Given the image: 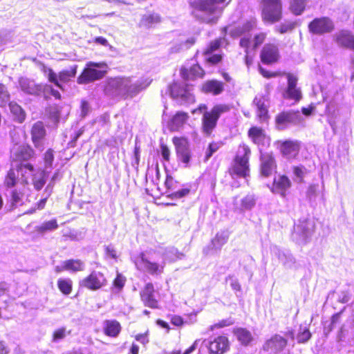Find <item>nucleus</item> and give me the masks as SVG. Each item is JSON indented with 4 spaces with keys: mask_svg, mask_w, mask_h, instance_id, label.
<instances>
[{
    "mask_svg": "<svg viewBox=\"0 0 354 354\" xmlns=\"http://www.w3.org/2000/svg\"><path fill=\"white\" fill-rule=\"evenodd\" d=\"M126 283V278L121 273H118L113 281V288H115L117 292H120Z\"/></svg>",
    "mask_w": 354,
    "mask_h": 354,
    "instance_id": "3c124183",
    "label": "nucleus"
},
{
    "mask_svg": "<svg viewBox=\"0 0 354 354\" xmlns=\"http://www.w3.org/2000/svg\"><path fill=\"white\" fill-rule=\"evenodd\" d=\"M57 288L64 295H69L73 291V281L69 278H59L57 282Z\"/></svg>",
    "mask_w": 354,
    "mask_h": 354,
    "instance_id": "e433bc0d",
    "label": "nucleus"
},
{
    "mask_svg": "<svg viewBox=\"0 0 354 354\" xmlns=\"http://www.w3.org/2000/svg\"><path fill=\"white\" fill-rule=\"evenodd\" d=\"M189 115L184 111H178L171 120V128L173 131H178L187 122Z\"/></svg>",
    "mask_w": 354,
    "mask_h": 354,
    "instance_id": "2f4dec72",
    "label": "nucleus"
},
{
    "mask_svg": "<svg viewBox=\"0 0 354 354\" xmlns=\"http://www.w3.org/2000/svg\"><path fill=\"white\" fill-rule=\"evenodd\" d=\"M223 142L212 141L209 143L207 148L205 151L204 161H207L212 156V155L216 152L219 148L223 145Z\"/></svg>",
    "mask_w": 354,
    "mask_h": 354,
    "instance_id": "c03bdc74",
    "label": "nucleus"
},
{
    "mask_svg": "<svg viewBox=\"0 0 354 354\" xmlns=\"http://www.w3.org/2000/svg\"><path fill=\"white\" fill-rule=\"evenodd\" d=\"M104 252L106 257L113 259H118V252L115 247L110 244L104 247Z\"/></svg>",
    "mask_w": 354,
    "mask_h": 354,
    "instance_id": "e2e57ef3",
    "label": "nucleus"
},
{
    "mask_svg": "<svg viewBox=\"0 0 354 354\" xmlns=\"http://www.w3.org/2000/svg\"><path fill=\"white\" fill-rule=\"evenodd\" d=\"M227 242V236L223 234H217L212 240L215 246L221 247Z\"/></svg>",
    "mask_w": 354,
    "mask_h": 354,
    "instance_id": "338daca9",
    "label": "nucleus"
},
{
    "mask_svg": "<svg viewBox=\"0 0 354 354\" xmlns=\"http://www.w3.org/2000/svg\"><path fill=\"white\" fill-rule=\"evenodd\" d=\"M255 205L254 196L248 195L241 200V207L245 210L251 209Z\"/></svg>",
    "mask_w": 354,
    "mask_h": 354,
    "instance_id": "5fc2aeb1",
    "label": "nucleus"
},
{
    "mask_svg": "<svg viewBox=\"0 0 354 354\" xmlns=\"http://www.w3.org/2000/svg\"><path fill=\"white\" fill-rule=\"evenodd\" d=\"M305 167L303 165H297L292 167L294 175L298 178V182L301 183L304 181Z\"/></svg>",
    "mask_w": 354,
    "mask_h": 354,
    "instance_id": "6e6d98bb",
    "label": "nucleus"
},
{
    "mask_svg": "<svg viewBox=\"0 0 354 354\" xmlns=\"http://www.w3.org/2000/svg\"><path fill=\"white\" fill-rule=\"evenodd\" d=\"M227 172L232 178H247L250 174V162L233 158L232 164L228 168Z\"/></svg>",
    "mask_w": 354,
    "mask_h": 354,
    "instance_id": "412c9836",
    "label": "nucleus"
},
{
    "mask_svg": "<svg viewBox=\"0 0 354 354\" xmlns=\"http://www.w3.org/2000/svg\"><path fill=\"white\" fill-rule=\"evenodd\" d=\"M190 193V189L185 187L176 192L169 193V197L171 198H180Z\"/></svg>",
    "mask_w": 354,
    "mask_h": 354,
    "instance_id": "052dcab7",
    "label": "nucleus"
},
{
    "mask_svg": "<svg viewBox=\"0 0 354 354\" xmlns=\"http://www.w3.org/2000/svg\"><path fill=\"white\" fill-rule=\"evenodd\" d=\"M234 324L233 321H232L231 319H222L221 321H219L217 323H215L214 324H213L212 326H211L210 327V330H213L215 328H224V327H226V326H231Z\"/></svg>",
    "mask_w": 354,
    "mask_h": 354,
    "instance_id": "0e129e2a",
    "label": "nucleus"
},
{
    "mask_svg": "<svg viewBox=\"0 0 354 354\" xmlns=\"http://www.w3.org/2000/svg\"><path fill=\"white\" fill-rule=\"evenodd\" d=\"M122 330L120 323L116 319H106L103 323V333L106 336L115 338Z\"/></svg>",
    "mask_w": 354,
    "mask_h": 354,
    "instance_id": "c85d7f7f",
    "label": "nucleus"
},
{
    "mask_svg": "<svg viewBox=\"0 0 354 354\" xmlns=\"http://www.w3.org/2000/svg\"><path fill=\"white\" fill-rule=\"evenodd\" d=\"M68 334H70V331H67L65 327L57 328L53 332L52 342H57L64 339Z\"/></svg>",
    "mask_w": 354,
    "mask_h": 354,
    "instance_id": "de8ad7c7",
    "label": "nucleus"
},
{
    "mask_svg": "<svg viewBox=\"0 0 354 354\" xmlns=\"http://www.w3.org/2000/svg\"><path fill=\"white\" fill-rule=\"evenodd\" d=\"M279 149L283 156L294 158L299 152L300 144L297 140H285L281 142Z\"/></svg>",
    "mask_w": 354,
    "mask_h": 354,
    "instance_id": "cd10ccee",
    "label": "nucleus"
},
{
    "mask_svg": "<svg viewBox=\"0 0 354 354\" xmlns=\"http://www.w3.org/2000/svg\"><path fill=\"white\" fill-rule=\"evenodd\" d=\"M275 124L278 129L283 130L290 124H297L302 122L299 110L282 111L274 118Z\"/></svg>",
    "mask_w": 354,
    "mask_h": 354,
    "instance_id": "f8f14e48",
    "label": "nucleus"
},
{
    "mask_svg": "<svg viewBox=\"0 0 354 354\" xmlns=\"http://www.w3.org/2000/svg\"><path fill=\"white\" fill-rule=\"evenodd\" d=\"M259 58L261 62L266 65L278 63L281 59L278 46L272 43L266 44L260 50Z\"/></svg>",
    "mask_w": 354,
    "mask_h": 354,
    "instance_id": "4468645a",
    "label": "nucleus"
},
{
    "mask_svg": "<svg viewBox=\"0 0 354 354\" xmlns=\"http://www.w3.org/2000/svg\"><path fill=\"white\" fill-rule=\"evenodd\" d=\"M206 56L205 63L210 66H217L221 63L223 59V55L221 53H212Z\"/></svg>",
    "mask_w": 354,
    "mask_h": 354,
    "instance_id": "09e8293b",
    "label": "nucleus"
},
{
    "mask_svg": "<svg viewBox=\"0 0 354 354\" xmlns=\"http://www.w3.org/2000/svg\"><path fill=\"white\" fill-rule=\"evenodd\" d=\"M311 333L309 329L305 328L302 331L298 333L297 336V343L304 344L311 338Z\"/></svg>",
    "mask_w": 354,
    "mask_h": 354,
    "instance_id": "864d4df0",
    "label": "nucleus"
},
{
    "mask_svg": "<svg viewBox=\"0 0 354 354\" xmlns=\"http://www.w3.org/2000/svg\"><path fill=\"white\" fill-rule=\"evenodd\" d=\"M287 345L288 340L285 337L280 335L275 334L265 342L263 350L279 353L282 351Z\"/></svg>",
    "mask_w": 354,
    "mask_h": 354,
    "instance_id": "b1692460",
    "label": "nucleus"
},
{
    "mask_svg": "<svg viewBox=\"0 0 354 354\" xmlns=\"http://www.w3.org/2000/svg\"><path fill=\"white\" fill-rule=\"evenodd\" d=\"M286 77L287 86L282 93L283 98L299 102L302 98V93L301 88L297 86L298 77L292 73H287Z\"/></svg>",
    "mask_w": 354,
    "mask_h": 354,
    "instance_id": "ddd939ff",
    "label": "nucleus"
},
{
    "mask_svg": "<svg viewBox=\"0 0 354 354\" xmlns=\"http://www.w3.org/2000/svg\"><path fill=\"white\" fill-rule=\"evenodd\" d=\"M139 266L143 272L152 275L158 276L163 273L165 264H160L156 261H151L144 252L139 254Z\"/></svg>",
    "mask_w": 354,
    "mask_h": 354,
    "instance_id": "a211bd4d",
    "label": "nucleus"
},
{
    "mask_svg": "<svg viewBox=\"0 0 354 354\" xmlns=\"http://www.w3.org/2000/svg\"><path fill=\"white\" fill-rule=\"evenodd\" d=\"M333 39L339 47L354 52V35L350 30H339L333 36Z\"/></svg>",
    "mask_w": 354,
    "mask_h": 354,
    "instance_id": "5701e85b",
    "label": "nucleus"
},
{
    "mask_svg": "<svg viewBox=\"0 0 354 354\" xmlns=\"http://www.w3.org/2000/svg\"><path fill=\"white\" fill-rule=\"evenodd\" d=\"M170 96L174 100L193 104L196 102V97L193 93V85L188 83H182L174 81L169 86Z\"/></svg>",
    "mask_w": 354,
    "mask_h": 354,
    "instance_id": "0eeeda50",
    "label": "nucleus"
},
{
    "mask_svg": "<svg viewBox=\"0 0 354 354\" xmlns=\"http://www.w3.org/2000/svg\"><path fill=\"white\" fill-rule=\"evenodd\" d=\"M133 338L142 345H147L149 342V330L147 329L144 333L135 335Z\"/></svg>",
    "mask_w": 354,
    "mask_h": 354,
    "instance_id": "4d7b16f0",
    "label": "nucleus"
},
{
    "mask_svg": "<svg viewBox=\"0 0 354 354\" xmlns=\"http://www.w3.org/2000/svg\"><path fill=\"white\" fill-rule=\"evenodd\" d=\"M167 317H170L171 323L175 326L182 327L185 323L184 319L180 315H169Z\"/></svg>",
    "mask_w": 354,
    "mask_h": 354,
    "instance_id": "680f3d73",
    "label": "nucleus"
},
{
    "mask_svg": "<svg viewBox=\"0 0 354 354\" xmlns=\"http://www.w3.org/2000/svg\"><path fill=\"white\" fill-rule=\"evenodd\" d=\"M28 175L31 176L32 184L36 190L39 191L44 187L48 177L47 173L44 169H36L33 166V171H28Z\"/></svg>",
    "mask_w": 354,
    "mask_h": 354,
    "instance_id": "bb28decb",
    "label": "nucleus"
},
{
    "mask_svg": "<svg viewBox=\"0 0 354 354\" xmlns=\"http://www.w3.org/2000/svg\"><path fill=\"white\" fill-rule=\"evenodd\" d=\"M108 66L106 63L88 62L77 77V82L79 84H87L91 82L102 79L106 75Z\"/></svg>",
    "mask_w": 354,
    "mask_h": 354,
    "instance_id": "39448f33",
    "label": "nucleus"
},
{
    "mask_svg": "<svg viewBox=\"0 0 354 354\" xmlns=\"http://www.w3.org/2000/svg\"><path fill=\"white\" fill-rule=\"evenodd\" d=\"M260 173L264 177H269L276 171L277 164L272 153H266L260 157Z\"/></svg>",
    "mask_w": 354,
    "mask_h": 354,
    "instance_id": "4be33fe9",
    "label": "nucleus"
},
{
    "mask_svg": "<svg viewBox=\"0 0 354 354\" xmlns=\"http://www.w3.org/2000/svg\"><path fill=\"white\" fill-rule=\"evenodd\" d=\"M35 157V151L28 144L15 145L10 149V162L15 164L16 171L20 174L25 186L29 184L28 171H33V165L28 160Z\"/></svg>",
    "mask_w": 354,
    "mask_h": 354,
    "instance_id": "f257e3e1",
    "label": "nucleus"
},
{
    "mask_svg": "<svg viewBox=\"0 0 354 354\" xmlns=\"http://www.w3.org/2000/svg\"><path fill=\"white\" fill-rule=\"evenodd\" d=\"M233 333L236 335L237 339L245 346H248L253 339L251 333L246 328H235Z\"/></svg>",
    "mask_w": 354,
    "mask_h": 354,
    "instance_id": "473e14b6",
    "label": "nucleus"
},
{
    "mask_svg": "<svg viewBox=\"0 0 354 354\" xmlns=\"http://www.w3.org/2000/svg\"><path fill=\"white\" fill-rule=\"evenodd\" d=\"M292 186L290 179L286 174H279L273 178L270 190L274 194H279L285 198L287 192Z\"/></svg>",
    "mask_w": 354,
    "mask_h": 354,
    "instance_id": "aec40b11",
    "label": "nucleus"
},
{
    "mask_svg": "<svg viewBox=\"0 0 354 354\" xmlns=\"http://www.w3.org/2000/svg\"><path fill=\"white\" fill-rule=\"evenodd\" d=\"M156 290L151 282H147L141 288L139 295L141 301L146 307L156 309L159 308V302L156 299Z\"/></svg>",
    "mask_w": 354,
    "mask_h": 354,
    "instance_id": "dca6fc26",
    "label": "nucleus"
},
{
    "mask_svg": "<svg viewBox=\"0 0 354 354\" xmlns=\"http://www.w3.org/2000/svg\"><path fill=\"white\" fill-rule=\"evenodd\" d=\"M84 263L80 259H68L64 261V268L73 272H82L84 270Z\"/></svg>",
    "mask_w": 354,
    "mask_h": 354,
    "instance_id": "c9c22d12",
    "label": "nucleus"
},
{
    "mask_svg": "<svg viewBox=\"0 0 354 354\" xmlns=\"http://www.w3.org/2000/svg\"><path fill=\"white\" fill-rule=\"evenodd\" d=\"M267 37V34L264 32H259L255 34L252 39V50L256 51V50L262 45Z\"/></svg>",
    "mask_w": 354,
    "mask_h": 354,
    "instance_id": "49530a36",
    "label": "nucleus"
},
{
    "mask_svg": "<svg viewBox=\"0 0 354 354\" xmlns=\"http://www.w3.org/2000/svg\"><path fill=\"white\" fill-rule=\"evenodd\" d=\"M255 52L254 50H250V51H245V63L248 66V67H250L254 61V57H255Z\"/></svg>",
    "mask_w": 354,
    "mask_h": 354,
    "instance_id": "774afa93",
    "label": "nucleus"
},
{
    "mask_svg": "<svg viewBox=\"0 0 354 354\" xmlns=\"http://www.w3.org/2000/svg\"><path fill=\"white\" fill-rule=\"evenodd\" d=\"M251 154L252 150L249 145L242 142L238 145L233 158L250 162Z\"/></svg>",
    "mask_w": 354,
    "mask_h": 354,
    "instance_id": "7c9ffc66",
    "label": "nucleus"
},
{
    "mask_svg": "<svg viewBox=\"0 0 354 354\" xmlns=\"http://www.w3.org/2000/svg\"><path fill=\"white\" fill-rule=\"evenodd\" d=\"M7 105L9 106L15 121L21 124L26 120V113L19 104L16 102L11 101Z\"/></svg>",
    "mask_w": 354,
    "mask_h": 354,
    "instance_id": "c756f323",
    "label": "nucleus"
},
{
    "mask_svg": "<svg viewBox=\"0 0 354 354\" xmlns=\"http://www.w3.org/2000/svg\"><path fill=\"white\" fill-rule=\"evenodd\" d=\"M257 117L259 120L261 122L267 121L270 116L268 114V111L265 105L264 102L261 100H259L257 102Z\"/></svg>",
    "mask_w": 354,
    "mask_h": 354,
    "instance_id": "a18cd8bd",
    "label": "nucleus"
},
{
    "mask_svg": "<svg viewBox=\"0 0 354 354\" xmlns=\"http://www.w3.org/2000/svg\"><path fill=\"white\" fill-rule=\"evenodd\" d=\"M15 171V167L10 168L5 176L3 184L4 186L8 189L15 187L18 182V178Z\"/></svg>",
    "mask_w": 354,
    "mask_h": 354,
    "instance_id": "a19ab883",
    "label": "nucleus"
},
{
    "mask_svg": "<svg viewBox=\"0 0 354 354\" xmlns=\"http://www.w3.org/2000/svg\"><path fill=\"white\" fill-rule=\"evenodd\" d=\"M224 40V37H218L210 41L205 47V48L203 50V55H210L214 52L218 50L221 47Z\"/></svg>",
    "mask_w": 354,
    "mask_h": 354,
    "instance_id": "4c0bfd02",
    "label": "nucleus"
},
{
    "mask_svg": "<svg viewBox=\"0 0 354 354\" xmlns=\"http://www.w3.org/2000/svg\"><path fill=\"white\" fill-rule=\"evenodd\" d=\"M179 74L183 80L187 82L203 79L206 73L198 63H196L189 67L182 66L179 69Z\"/></svg>",
    "mask_w": 354,
    "mask_h": 354,
    "instance_id": "6ab92c4d",
    "label": "nucleus"
},
{
    "mask_svg": "<svg viewBox=\"0 0 354 354\" xmlns=\"http://www.w3.org/2000/svg\"><path fill=\"white\" fill-rule=\"evenodd\" d=\"M230 106L226 104H216L210 110H208L207 105L201 103L198 106L192 110V113H200L201 118V131L206 137H210L217 127L218 121L220 117L229 112Z\"/></svg>",
    "mask_w": 354,
    "mask_h": 354,
    "instance_id": "f03ea898",
    "label": "nucleus"
},
{
    "mask_svg": "<svg viewBox=\"0 0 354 354\" xmlns=\"http://www.w3.org/2000/svg\"><path fill=\"white\" fill-rule=\"evenodd\" d=\"M261 17L265 24H274L283 18L282 0H260Z\"/></svg>",
    "mask_w": 354,
    "mask_h": 354,
    "instance_id": "423d86ee",
    "label": "nucleus"
},
{
    "mask_svg": "<svg viewBox=\"0 0 354 354\" xmlns=\"http://www.w3.org/2000/svg\"><path fill=\"white\" fill-rule=\"evenodd\" d=\"M297 230L304 236L313 232L315 229V223L308 219L299 220L296 225Z\"/></svg>",
    "mask_w": 354,
    "mask_h": 354,
    "instance_id": "72a5a7b5",
    "label": "nucleus"
},
{
    "mask_svg": "<svg viewBox=\"0 0 354 354\" xmlns=\"http://www.w3.org/2000/svg\"><path fill=\"white\" fill-rule=\"evenodd\" d=\"M44 160L46 165L49 166L52 165L54 160V151L53 149L49 148L46 151L44 154Z\"/></svg>",
    "mask_w": 354,
    "mask_h": 354,
    "instance_id": "69168bd1",
    "label": "nucleus"
},
{
    "mask_svg": "<svg viewBox=\"0 0 354 354\" xmlns=\"http://www.w3.org/2000/svg\"><path fill=\"white\" fill-rule=\"evenodd\" d=\"M30 133L35 148L42 151L44 149V142L47 135L44 122L40 120L35 122L30 128Z\"/></svg>",
    "mask_w": 354,
    "mask_h": 354,
    "instance_id": "f3484780",
    "label": "nucleus"
},
{
    "mask_svg": "<svg viewBox=\"0 0 354 354\" xmlns=\"http://www.w3.org/2000/svg\"><path fill=\"white\" fill-rule=\"evenodd\" d=\"M256 26H257V22H256L255 19L247 20L241 26V27H242L241 32H243V33L250 32L252 30H253L254 29H255Z\"/></svg>",
    "mask_w": 354,
    "mask_h": 354,
    "instance_id": "bf43d9fd",
    "label": "nucleus"
},
{
    "mask_svg": "<svg viewBox=\"0 0 354 354\" xmlns=\"http://www.w3.org/2000/svg\"><path fill=\"white\" fill-rule=\"evenodd\" d=\"M310 33L315 35L329 34L335 30V24L328 17H320L313 19L308 25Z\"/></svg>",
    "mask_w": 354,
    "mask_h": 354,
    "instance_id": "9d476101",
    "label": "nucleus"
},
{
    "mask_svg": "<svg viewBox=\"0 0 354 354\" xmlns=\"http://www.w3.org/2000/svg\"><path fill=\"white\" fill-rule=\"evenodd\" d=\"M58 227V225L56 219H52L50 221H46L42 223L40 227L41 232H46L49 230H55Z\"/></svg>",
    "mask_w": 354,
    "mask_h": 354,
    "instance_id": "13d9d810",
    "label": "nucleus"
},
{
    "mask_svg": "<svg viewBox=\"0 0 354 354\" xmlns=\"http://www.w3.org/2000/svg\"><path fill=\"white\" fill-rule=\"evenodd\" d=\"M107 282L104 273L93 270L79 281V287L95 292L106 286Z\"/></svg>",
    "mask_w": 354,
    "mask_h": 354,
    "instance_id": "6e6552de",
    "label": "nucleus"
},
{
    "mask_svg": "<svg viewBox=\"0 0 354 354\" xmlns=\"http://www.w3.org/2000/svg\"><path fill=\"white\" fill-rule=\"evenodd\" d=\"M161 21V17L159 15L152 13L149 15H145L140 19V26L149 28L152 25L160 23Z\"/></svg>",
    "mask_w": 354,
    "mask_h": 354,
    "instance_id": "ea45409f",
    "label": "nucleus"
},
{
    "mask_svg": "<svg viewBox=\"0 0 354 354\" xmlns=\"http://www.w3.org/2000/svg\"><path fill=\"white\" fill-rule=\"evenodd\" d=\"M296 24L295 22H285L281 24L276 28V30L280 34H284L289 31H292L295 28Z\"/></svg>",
    "mask_w": 354,
    "mask_h": 354,
    "instance_id": "603ef678",
    "label": "nucleus"
},
{
    "mask_svg": "<svg viewBox=\"0 0 354 354\" xmlns=\"http://www.w3.org/2000/svg\"><path fill=\"white\" fill-rule=\"evenodd\" d=\"M226 0H189L191 15L207 24L215 23L223 12Z\"/></svg>",
    "mask_w": 354,
    "mask_h": 354,
    "instance_id": "7ed1b4c3",
    "label": "nucleus"
},
{
    "mask_svg": "<svg viewBox=\"0 0 354 354\" xmlns=\"http://www.w3.org/2000/svg\"><path fill=\"white\" fill-rule=\"evenodd\" d=\"M258 70L261 75L266 79L286 76V74L287 73L286 72L280 71H272L270 70H267L260 64H259L258 66Z\"/></svg>",
    "mask_w": 354,
    "mask_h": 354,
    "instance_id": "37998d69",
    "label": "nucleus"
},
{
    "mask_svg": "<svg viewBox=\"0 0 354 354\" xmlns=\"http://www.w3.org/2000/svg\"><path fill=\"white\" fill-rule=\"evenodd\" d=\"M103 91L111 99L127 100L136 94V86L127 78L115 77L106 80Z\"/></svg>",
    "mask_w": 354,
    "mask_h": 354,
    "instance_id": "20e7f679",
    "label": "nucleus"
},
{
    "mask_svg": "<svg viewBox=\"0 0 354 354\" xmlns=\"http://www.w3.org/2000/svg\"><path fill=\"white\" fill-rule=\"evenodd\" d=\"M77 65H73L70 69L62 70L57 75L52 68H48L44 71L48 72V80L54 84L56 86L64 90L63 86L60 82L67 83L72 78H74L77 74Z\"/></svg>",
    "mask_w": 354,
    "mask_h": 354,
    "instance_id": "9b49d317",
    "label": "nucleus"
},
{
    "mask_svg": "<svg viewBox=\"0 0 354 354\" xmlns=\"http://www.w3.org/2000/svg\"><path fill=\"white\" fill-rule=\"evenodd\" d=\"M230 342L225 335H220L209 340L207 348L209 354H225L230 349Z\"/></svg>",
    "mask_w": 354,
    "mask_h": 354,
    "instance_id": "2eb2a0df",
    "label": "nucleus"
},
{
    "mask_svg": "<svg viewBox=\"0 0 354 354\" xmlns=\"http://www.w3.org/2000/svg\"><path fill=\"white\" fill-rule=\"evenodd\" d=\"M248 137L254 145L257 146H263L266 142H268L270 140L266 131L262 127L257 126H252L249 128Z\"/></svg>",
    "mask_w": 354,
    "mask_h": 354,
    "instance_id": "393cba45",
    "label": "nucleus"
},
{
    "mask_svg": "<svg viewBox=\"0 0 354 354\" xmlns=\"http://www.w3.org/2000/svg\"><path fill=\"white\" fill-rule=\"evenodd\" d=\"M200 90L205 94L218 95L224 91V83L215 79L209 80L201 84Z\"/></svg>",
    "mask_w": 354,
    "mask_h": 354,
    "instance_id": "a878e982",
    "label": "nucleus"
},
{
    "mask_svg": "<svg viewBox=\"0 0 354 354\" xmlns=\"http://www.w3.org/2000/svg\"><path fill=\"white\" fill-rule=\"evenodd\" d=\"M172 143L175 147L178 160L183 163L185 167H189L192 151L188 139L184 136H174L172 138Z\"/></svg>",
    "mask_w": 354,
    "mask_h": 354,
    "instance_id": "1a4fd4ad",
    "label": "nucleus"
},
{
    "mask_svg": "<svg viewBox=\"0 0 354 354\" xmlns=\"http://www.w3.org/2000/svg\"><path fill=\"white\" fill-rule=\"evenodd\" d=\"M24 196L25 192L24 189H13L10 192V203L12 207H16L18 205H21Z\"/></svg>",
    "mask_w": 354,
    "mask_h": 354,
    "instance_id": "58836bf2",
    "label": "nucleus"
},
{
    "mask_svg": "<svg viewBox=\"0 0 354 354\" xmlns=\"http://www.w3.org/2000/svg\"><path fill=\"white\" fill-rule=\"evenodd\" d=\"M307 0H289V10L295 16L301 15L306 8Z\"/></svg>",
    "mask_w": 354,
    "mask_h": 354,
    "instance_id": "f704fd0d",
    "label": "nucleus"
},
{
    "mask_svg": "<svg viewBox=\"0 0 354 354\" xmlns=\"http://www.w3.org/2000/svg\"><path fill=\"white\" fill-rule=\"evenodd\" d=\"M165 185L167 188V189L171 193L173 192H176V189H177L178 186V181L174 179V178L167 174L166 176V179L165 181Z\"/></svg>",
    "mask_w": 354,
    "mask_h": 354,
    "instance_id": "8fccbe9b",
    "label": "nucleus"
},
{
    "mask_svg": "<svg viewBox=\"0 0 354 354\" xmlns=\"http://www.w3.org/2000/svg\"><path fill=\"white\" fill-rule=\"evenodd\" d=\"M11 95L7 86L0 82V107H6L11 102Z\"/></svg>",
    "mask_w": 354,
    "mask_h": 354,
    "instance_id": "79ce46f5",
    "label": "nucleus"
}]
</instances>
